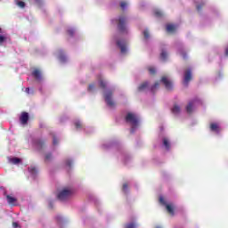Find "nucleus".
Segmentation results:
<instances>
[{
    "label": "nucleus",
    "mask_w": 228,
    "mask_h": 228,
    "mask_svg": "<svg viewBox=\"0 0 228 228\" xmlns=\"http://www.w3.org/2000/svg\"><path fill=\"white\" fill-rule=\"evenodd\" d=\"M125 120L127 124L132 126V131H134V129L138 127V122H140L138 116L133 112H128L125 118Z\"/></svg>",
    "instance_id": "obj_1"
},
{
    "label": "nucleus",
    "mask_w": 228,
    "mask_h": 228,
    "mask_svg": "<svg viewBox=\"0 0 228 228\" xmlns=\"http://www.w3.org/2000/svg\"><path fill=\"white\" fill-rule=\"evenodd\" d=\"M72 189L70 188H64L61 190V191L59 192L57 195L59 200H67V199H69L72 196Z\"/></svg>",
    "instance_id": "obj_2"
},
{
    "label": "nucleus",
    "mask_w": 228,
    "mask_h": 228,
    "mask_svg": "<svg viewBox=\"0 0 228 228\" xmlns=\"http://www.w3.org/2000/svg\"><path fill=\"white\" fill-rule=\"evenodd\" d=\"M126 24H127V18L126 16H120L118 20V29L120 33H127Z\"/></svg>",
    "instance_id": "obj_3"
},
{
    "label": "nucleus",
    "mask_w": 228,
    "mask_h": 228,
    "mask_svg": "<svg viewBox=\"0 0 228 228\" xmlns=\"http://www.w3.org/2000/svg\"><path fill=\"white\" fill-rule=\"evenodd\" d=\"M112 97H113V91L109 90L105 93L104 99L108 106H110V107L115 106V102H113Z\"/></svg>",
    "instance_id": "obj_4"
},
{
    "label": "nucleus",
    "mask_w": 228,
    "mask_h": 228,
    "mask_svg": "<svg viewBox=\"0 0 228 228\" xmlns=\"http://www.w3.org/2000/svg\"><path fill=\"white\" fill-rule=\"evenodd\" d=\"M32 144L34 147H36V149H38V151H42V149H44L45 146V141L37 138L32 141Z\"/></svg>",
    "instance_id": "obj_5"
},
{
    "label": "nucleus",
    "mask_w": 228,
    "mask_h": 228,
    "mask_svg": "<svg viewBox=\"0 0 228 228\" xmlns=\"http://www.w3.org/2000/svg\"><path fill=\"white\" fill-rule=\"evenodd\" d=\"M161 83H163L165 88L167 90H173L174 85L172 84V81H170L166 76L161 77Z\"/></svg>",
    "instance_id": "obj_6"
},
{
    "label": "nucleus",
    "mask_w": 228,
    "mask_h": 228,
    "mask_svg": "<svg viewBox=\"0 0 228 228\" xmlns=\"http://www.w3.org/2000/svg\"><path fill=\"white\" fill-rule=\"evenodd\" d=\"M190 81H191V69H186L183 77V85L188 86V83H190Z\"/></svg>",
    "instance_id": "obj_7"
},
{
    "label": "nucleus",
    "mask_w": 228,
    "mask_h": 228,
    "mask_svg": "<svg viewBox=\"0 0 228 228\" xmlns=\"http://www.w3.org/2000/svg\"><path fill=\"white\" fill-rule=\"evenodd\" d=\"M28 120H29V114L28 112H21V115L20 117V124L26 126V124H28Z\"/></svg>",
    "instance_id": "obj_8"
},
{
    "label": "nucleus",
    "mask_w": 228,
    "mask_h": 228,
    "mask_svg": "<svg viewBox=\"0 0 228 228\" xmlns=\"http://www.w3.org/2000/svg\"><path fill=\"white\" fill-rule=\"evenodd\" d=\"M117 45H118V47H119V49L123 54L127 52V48L126 47V41L118 40Z\"/></svg>",
    "instance_id": "obj_9"
},
{
    "label": "nucleus",
    "mask_w": 228,
    "mask_h": 228,
    "mask_svg": "<svg viewBox=\"0 0 228 228\" xmlns=\"http://www.w3.org/2000/svg\"><path fill=\"white\" fill-rule=\"evenodd\" d=\"M210 131H212L213 133H220V126L217 123H211Z\"/></svg>",
    "instance_id": "obj_10"
},
{
    "label": "nucleus",
    "mask_w": 228,
    "mask_h": 228,
    "mask_svg": "<svg viewBox=\"0 0 228 228\" xmlns=\"http://www.w3.org/2000/svg\"><path fill=\"white\" fill-rule=\"evenodd\" d=\"M32 76L37 81H40V79H42V73L39 71V69H34V71L32 72Z\"/></svg>",
    "instance_id": "obj_11"
},
{
    "label": "nucleus",
    "mask_w": 228,
    "mask_h": 228,
    "mask_svg": "<svg viewBox=\"0 0 228 228\" xmlns=\"http://www.w3.org/2000/svg\"><path fill=\"white\" fill-rule=\"evenodd\" d=\"M166 209H167V213H169V215H171V216H174L175 215V212L174 211V205H172V204L166 205Z\"/></svg>",
    "instance_id": "obj_12"
},
{
    "label": "nucleus",
    "mask_w": 228,
    "mask_h": 228,
    "mask_svg": "<svg viewBox=\"0 0 228 228\" xmlns=\"http://www.w3.org/2000/svg\"><path fill=\"white\" fill-rule=\"evenodd\" d=\"M6 199H7V202L10 206H15V203L17 202V199L16 198H13L10 195H7L6 196Z\"/></svg>",
    "instance_id": "obj_13"
},
{
    "label": "nucleus",
    "mask_w": 228,
    "mask_h": 228,
    "mask_svg": "<svg viewBox=\"0 0 228 228\" xmlns=\"http://www.w3.org/2000/svg\"><path fill=\"white\" fill-rule=\"evenodd\" d=\"M195 104V101H191L186 106V111L187 113H191L193 111V106Z\"/></svg>",
    "instance_id": "obj_14"
},
{
    "label": "nucleus",
    "mask_w": 228,
    "mask_h": 228,
    "mask_svg": "<svg viewBox=\"0 0 228 228\" xmlns=\"http://www.w3.org/2000/svg\"><path fill=\"white\" fill-rule=\"evenodd\" d=\"M171 112L173 115H179V113H181V107H179L177 104L174 105V107L171 109Z\"/></svg>",
    "instance_id": "obj_15"
},
{
    "label": "nucleus",
    "mask_w": 228,
    "mask_h": 228,
    "mask_svg": "<svg viewBox=\"0 0 228 228\" xmlns=\"http://www.w3.org/2000/svg\"><path fill=\"white\" fill-rule=\"evenodd\" d=\"M149 86V82H143L138 86V92H143Z\"/></svg>",
    "instance_id": "obj_16"
},
{
    "label": "nucleus",
    "mask_w": 228,
    "mask_h": 228,
    "mask_svg": "<svg viewBox=\"0 0 228 228\" xmlns=\"http://www.w3.org/2000/svg\"><path fill=\"white\" fill-rule=\"evenodd\" d=\"M166 29L167 33H174L175 31V26L172 24H167Z\"/></svg>",
    "instance_id": "obj_17"
},
{
    "label": "nucleus",
    "mask_w": 228,
    "mask_h": 228,
    "mask_svg": "<svg viewBox=\"0 0 228 228\" xmlns=\"http://www.w3.org/2000/svg\"><path fill=\"white\" fill-rule=\"evenodd\" d=\"M99 85L100 87L102 88V90H106V87L108 86V83H106V81H104V79L102 78L99 79Z\"/></svg>",
    "instance_id": "obj_18"
},
{
    "label": "nucleus",
    "mask_w": 228,
    "mask_h": 228,
    "mask_svg": "<svg viewBox=\"0 0 228 228\" xmlns=\"http://www.w3.org/2000/svg\"><path fill=\"white\" fill-rule=\"evenodd\" d=\"M158 88H159V82H156L151 88V92H152V94H156V91L158 90Z\"/></svg>",
    "instance_id": "obj_19"
},
{
    "label": "nucleus",
    "mask_w": 228,
    "mask_h": 228,
    "mask_svg": "<svg viewBox=\"0 0 228 228\" xmlns=\"http://www.w3.org/2000/svg\"><path fill=\"white\" fill-rule=\"evenodd\" d=\"M167 56H168V54L167 53V52L162 51L161 53H160V60H162V61H166Z\"/></svg>",
    "instance_id": "obj_20"
},
{
    "label": "nucleus",
    "mask_w": 228,
    "mask_h": 228,
    "mask_svg": "<svg viewBox=\"0 0 228 228\" xmlns=\"http://www.w3.org/2000/svg\"><path fill=\"white\" fill-rule=\"evenodd\" d=\"M163 145L166 147V149L168 151L170 149V142H168L167 138L163 139Z\"/></svg>",
    "instance_id": "obj_21"
},
{
    "label": "nucleus",
    "mask_w": 228,
    "mask_h": 228,
    "mask_svg": "<svg viewBox=\"0 0 228 228\" xmlns=\"http://www.w3.org/2000/svg\"><path fill=\"white\" fill-rule=\"evenodd\" d=\"M204 6H206V2H200L197 6H196V10L198 12H200V10H202V8H204Z\"/></svg>",
    "instance_id": "obj_22"
},
{
    "label": "nucleus",
    "mask_w": 228,
    "mask_h": 228,
    "mask_svg": "<svg viewBox=\"0 0 228 228\" xmlns=\"http://www.w3.org/2000/svg\"><path fill=\"white\" fill-rule=\"evenodd\" d=\"M11 163H12V165H19V163H20V159L19 158H12L11 159Z\"/></svg>",
    "instance_id": "obj_23"
},
{
    "label": "nucleus",
    "mask_w": 228,
    "mask_h": 228,
    "mask_svg": "<svg viewBox=\"0 0 228 228\" xmlns=\"http://www.w3.org/2000/svg\"><path fill=\"white\" fill-rule=\"evenodd\" d=\"M138 225L135 223H128L125 224V228H137Z\"/></svg>",
    "instance_id": "obj_24"
},
{
    "label": "nucleus",
    "mask_w": 228,
    "mask_h": 228,
    "mask_svg": "<svg viewBox=\"0 0 228 228\" xmlns=\"http://www.w3.org/2000/svg\"><path fill=\"white\" fill-rule=\"evenodd\" d=\"M16 4L20 8H26V3L22 2V1L16 0Z\"/></svg>",
    "instance_id": "obj_25"
},
{
    "label": "nucleus",
    "mask_w": 228,
    "mask_h": 228,
    "mask_svg": "<svg viewBox=\"0 0 228 228\" xmlns=\"http://www.w3.org/2000/svg\"><path fill=\"white\" fill-rule=\"evenodd\" d=\"M148 70H149V72H150V74L151 76H155L156 75V69L154 67H149Z\"/></svg>",
    "instance_id": "obj_26"
},
{
    "label": "nucleus",
    "mask_w": 228,
    "mask_h": 228,
    "mask_svg": "<svg viewBox=\"0 0 228 228\" xmlns=\"http://www.w3.org/2000/svg\"><path fill=\"white\" fill-rule=\"evenodd\" d=\"M154 15H155V17H163V12L159 10H156L154 12Z\"/></svg>",
    "instance_id": "obj_27"
},
{
    "label": "nucleus",
    "mask_w": 228,
    "mask_h": 228,
    "mask_svg": "<svg viewBox=\"0 0 228 228\" xmlns=\"http://www.w3.org/2000/svg\"><path fill=\"white\" fill-rule=\"evenodd\" d=\"M59 60H60L61 61H67V57H66L63 53H61V54L59 55Z\"/></svg>",
    "instance_id": "obj_28"
},
{
    "label": "nucleus",
    "mask_w": 228,
    "mask_h": 228,
    "mask_svg": "<svg viewBox=\"0 0 228 228\" xmlns=\"http://www.w3.org/2000/svg\"><path fill=\"white\" fill-rule=\"evenodd\" d=\"M87 90L88 92H94L95 90V84H90Z\"/></svg>",
    "instance_id": "obj_29"
},
{
    "label": "nucleus",
    "mask_w": 228,
    "mask_h": 228,
    "mask_svg": "<svg viewBox=\"0 0 228 228\" xmlns=\"http://www.w3.org/2000/svg\"><path fill=\"white\" fill-rule=\"evenodd\" d=\"M52 159H53V153H48L45 157V161H50Z\"/></svg>",
    "instance_id": "obj_30"
},
{
    "label": "nucleus",
    "mask_w": 228,
    "mask_h": 228,
    "mask_svg": "<svg viewBox=\"0 0 228 228\" xmlns=\"http://www.w3.org/2000/svg\"><path fill=\"white\" fill-rule=\"evenodd\" d=\"M180 54L184 60H188V54L186 53V52L181 51Z\"/></svg>",
    "instance_id": "obj_31"
},
{
    "label": "nucleus",
    "mask_w": 228,
    "mask_h": 228,
    "mask_svg": "<svg viewBox=\"0 0 228 228\" xmlns=\"http://www.w3.org/2000/svg\"><path fill=\"white\" fill-rule=\"evenodd\" d=\"M75 126L77 129H81L83 127V125L81 124V122L77 121L75 122Z\"/></svg>",
    "instance_id": "obj_32"
},
{
    "label": "nucleus",
    "mask_w": 228,
    "mask_h": 228,
    "mask_svg": "<svg viewBox=\"0 0 228 228\" xmlns=\"http://www.w3.org/2000/svg\"><path fill=\"white\" fill-rule=\"evenodd\" d=\"M29 172H30V174H32V175H35V174H37V167H29Z\"/></svg>",
    "instance_id": "obj_33"
},
{
    "label": "nucleus",
    "mask_w": 228,
    "mask_h": 228,
    "mask_svg": "<svg viewBox=\"0 0 228 228\" xmlns=\"http://www.w3.org/2000/svg\"><path fill=\"white\" fill-rule=\"evenodd\" d=\"M143 37L146 40H148V38L151 37L149 34V30H144L143 31Z\"/></svg>",
    "instance_id": "obj_34"
},
{
    "label": "nucleus",
    "mask_w": 228,
    "mask_h": 228,
    "mask_svg": "<svg viewBox=\"0 0 228 228\" xmlns=\"http://www.w3.org/2000/svg\"><path fill=\"white\" fill-rule=\"evenodd\" d=\"M127 188H129V185L127 183H124L122 190L125 193H127Z\"/></svg>",
    "instance_id": "obj_35"
},
{
    "label": "nucleus",
    "mask_w": 228,
    "mask_h": 228,
    "mask_svg": "<svg viewBox=\"0 0 228 228\" xmlns=\"http://www.w3.org/2000/svg\"><path fill=\"white\" fill-rule=\"evenodd\" d=\"M159 202L160 204H162V206H167V201H165V199L163 197L159 198Z\"/></svg>",
    "instance_id": "obj_36"
},
{
    "label": "nucleus",
    "mask_w": 228,
    "mask_h": 228,
    "mask_svg": "<svg viewBox=\"0 0 228 228\" xmlns=\"http://www.w3.org/2000/svg\"><path fill=\"white\" fill-rule=\"evenodd\" d=\"M120 6H121L122 10H125V9H126V6H127V3H126V2H121V3H120Z\"/></svg>",
    "instance_id": "obj_37"
},
{
    "label": "nucleus",
    "mask_w": 228,
    "mask_h": 228,
    "mask_svg": "<svg viewBox=\"0 0 228 228\" xmlns=\"http://www.w3.org/2000/svg\"><path fill=\"white\" fill-rule=\"evenodd\" d=\"M68 35H69V37H74V30L73 29H69L68 30Z\"/></svg>",
    "instance_id": "obj_38"
},
{
    "label": "nucleus",
    "mask_w": 228,
    "mask_h": 228,
    "mask_svg": "<svg viewBox=\"0 0 228 228\" xmlns=\"http://www.w3.org/2000/svg\"><path fill=\"white\" fill-rule=\"evenodd\" d=\"M53 145H58V138L56 136H53Z\"/></svg>",
    "instance_id": "obj_39"
},
{
    "label": "nucleus",
    "mask_w": 228,
    "mask_h": 228,
    "mask_svg": "<svg viewBox=\"0 0 228 228\" xmlns=\"http://www.w3.org/2000/svg\"><path fill=\"white\" fill-rule=\"evenodd\" d=\"M6 40V37L4 36H0V45L3 44Z\"/></svg>",
    "instance_id": "obj_40"
},
{
    "label": "nucleus",
    "mask_w": 228,
    "mask_h": 228,
    "mask_svg": "<svg viewBox=\"0 0 228 228\" xmlns=\"http://www.w3.org/2000/svg\"><path fill=\"white\" fill-rule=\"evenodd\" d=\"M12 227H13V228H20V225H19L18 223L13 222V223H12Z\"/></svg>",
    "instance_id": "obj_41"
},
{
    "label": "nucleus",
    "mask_w": 228,
    "mask_h": 228,
    "mask_svg": "<svg viewBox=\"0 0 228 228\" xmlns=\"http://www.w3.org/2000/svg\"><path fill=\"white\" fill-rule=\"evenodd\" d=\"M66 165L67 167H72V160H67Z\"/></svg>",
    "instance_id": "obj_42"
},
{
    "label": "nucleus",
    "mask_w": 228,
    "mask_h": 228,
    "mask_svg": "<svg viewBox=\"0 0 228 228\" xmlns=\"http://www.w3.org/2000/svg\"><path fill=\"white\" fill-rule=\"evenodd\" d=\"M56 220H57V222H61V216H56Z\"/></svg>",
    "instance_id": "obj_43"
},
{
    "label": "nucleus",
    "mask_w": 228,
    "mask_h": 228,
    "mask_svg": "<svg viewBox=\"0 0 228 228\" xmlns=\"http://www.w3.org/2000/svg\"><path fill=\"white\" fill-rule=\"evenodd\" d=\"M35 2L37 3V4H42V0H35Z\"/></svg>",
    "instance_id": "obj_44"
},
{
    "label": "nucleus",
    "mask_w": 228,
    "mask_h": 228,
    "mask_svg": "<svg viewBox=\"0 0 228 228\" xmlns=\"http://www.w3.org/2000/svg\"><path fill=\"white\" fill-rule=\"evenodd\" d=\"M25 92H26V94H29V87H27V88L25 89Z\"/></svg>",
    "instance_id": "obj_45"
},
{
    "label": "nucleus",
    "mask_w": 228,
    "mask_h": 228,
    "mask_svg": "<svg viewBox=\"0 0 228 228\" xmlns=\"http://www.w3.org/2000/svg\"><path fill=\"white\" fill-rule=\"evenodd\" d=\"M0 33H1V28H0Z\"/></svg>",
    "instance_id": "obj_46"
}]
</instances>
